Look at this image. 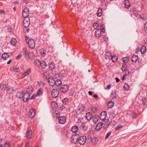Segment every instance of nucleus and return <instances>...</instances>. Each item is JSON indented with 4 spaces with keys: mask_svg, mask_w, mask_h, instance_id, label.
Here are the masks:
<instances>
[{
    "mask_svg": "<svg viewBox=\"0 0 147 147\" xmlns=\"http://www.w3.org/2000/svg\"><path fill=\"white\" fill-rule=\"evenodd\" d=\"M79 136L78 134H74L71 137V142L73 144H76L78 141Z\"/></svg>",
    "mask_w": 147,
    "mask_h": 147,
    "instance_id": "f257e3e1",
    "label": "nucleus"
},
{
    "mask_svg": "<svg viewBox=\"0 0 147 147\" xmlns=\"http://www.w3.org/2000/svg\"><path fill=\"white\" fill-rule=\"evenodd\" d=\"M86 136H83L78 138V141L80 145H83L86 142Z\"/></svg>",
    "mask_w": 147,
    "mask_h": 147,
    "instance_id": "f03ea898",
    "label": "nucleus"
},
{
    "mask_svg": "<svg viewBox=\"0 0 147 147\" xmlns=\"http://www.w3.org/2000/svg\"><path fill=\"white\" fill-rule=\"evenodd\" d=\"M59 94V91L56 89H53L51 91V95L53 98H56L57 97Z\"/></svg>",
    "mask_w": 147,
    "mask_h": 147,
    "instance_id": "7ed1b4c3",
    "label": "nucleus"
},
{
    "mask_svg": "<svg viewBox=\"0 0 147 147\" xmlns=\"http://www.w3.org/2000/svg\"><path fill=\"white\" fill-rule=\"evenodd\" d=\"M28 43L29 47L31 49L34 48L35 46V43L32 39H30L28 41Z\"/></svg>",
    "mask_w": 147,
    "mask_h": 147,
    "instance_id": "20e7f679",
    "label": "nucleus"
},
{
    "mask_svg": "<svg viewBox=\"0 0 147 147\" xmlns=\"http://www.w3.org/2000/svg\"><path fill=\"white\" fill-rule=\"evenodd\" d=\"M23 25L24 27L26 28H27L29 26L30 22L29 18H25L23 20Z\"/></svg>",
    "mask_w": 147,
    "mask_h": 147,
    "instance_id": "39448f33",
    "label": "nucleus"
},
{
    "mask_svg": "<svg viewBox=\"0 0 147 147\" xmlns=\"http://www.w3.org/2000/svg\"><path fill=\"white\" fill-rule=\"evenodd\" d=\"M29 10L28 8H25L24 11L22 12V15L23 16L26 18H27V17L29 15Z\"/></svg>",
    "mask_w": 147,
    "mask_h": 147,
    "instance_id": "423d86ee",
    "label": "nucleus"
},
{
    "mask_svg": "<svg viewBox=\"0 0 147 147\" xmlns=\"http://www.w3.org/2000/svg\"><path fill=\"white\" fill-rule=\"evenodd\" d=\"M109 121L108 119H105L103 120L102 124L103 127L105 128H107L109 125Z\"/></svg>",
    "mask_w": 147,
    "mask_h": 147,
    "instance_id": "0eeeda50",
    "label": "nucleus"
},
{
    "mask_svg": "<svg viewBox=\"0 0 147 147\" xmlns=\"http://www.w3.org/2000/svg\"><path fill=\"white\" fill-rule=\"evenodd\" d=\"M69 87L66 85H62L60 88L61 91L63 92H66L68 90Z\"/></svg>",
    "mask_w": 147,
    "mask_h": 147,
    "instance_id": "6e6552de",
    "label": "nucleus"
},
{
    "mask_svg": "<svg viewBox=\"0 0 147 147\" xmlns=\"http://www.w3.org/2000/svg\"><path fill=\"white\" fill-rule=\"evenodd\" d=\"M36 113L35 110L34 109H31L29 110V117L31 118H33L35 116Z\"/></svg>",
    "mask_w": 147,
    "mask_h": 147,
    "instance_id": "1a4fd4ad",
    "label": "nucleus"
},
{
    "mask_svg": "<svg viewBox=\"0 0 147 147\" xmlns=\"http://www.w3.org/2000/svg\"><path fill=\"white\" fill-rule=\"evenodd\" d=\"M66 121V118L64 116H61L59 119V122L61 124H64Z\"/></svg>",
    "mask_w": 147,
    "mask_h": 147,
    "instance_id": "9d476101",
    "label": "nucleus"
},
{
    "mask_svg": "<svg viewBox=\"0 0 147 147\" xmlns=\"http://www.w3.org/2000/svg\"><path fill=\"white\" fill-rule=\"evenodd\" d=\"M107 114V113L106 111H103L102 112L100 116V119L103 120L104 119H105L106 116Z\"/></svg>",
    "mask_w": 147,
    "mask_h": 147,
    "instance_id": "9b49d317",
    "label": "nucleus"
},
{
    "mask_svg": "<svg viewBox=\"0 0 147 147\" xmlns=\"http://www.w3.org/2000/svg\"><path fill=\"white\" fill-rule=\"evenodd\" d=\"M30 95H29L27 93L23 95V99L24 102H26L29 99Z\"/></svg>",
    "mask_w": 147,
    "mask_h": 147,
    "instance_id": "f8f14e48",
    "label": "nucleus"
},
{
    "mask_svg": "<svg viewBox=\"0 0 147 147\" xmlns=\"http://www.w3.org/2000/svg\"><path fill=\"white\" fill-rule=\"evenodd\" d=\"M48 81L51 86H53L55 84V80L53 78L49 77L48 79Z\"/></svg>",
    "mask_w": 147,
    "mask_h": 147,
    "instance_id": "ddd939ff",
    "label": "nucleus"
},
{
    "mask_svg": "<svg viewBox=\"0 0 147 147\" xmlns=\"http://www.w3.org/2000/svg\"><path fill=\"white\" fill-rule=\"evenodd\" d=\"M26 137L28 138H30L32 136V132L31 129H28L26 133Z\"/></svg>",
    "mask_w": 147,
    "mask_h": 147,
    "instance_id": "4468645a",
    "label": "nucleus"
},
{
    "mask_svg": "<svg viewBox=\"0 0 147 147\" xmlns=\"http://www.w3.org/2000/svg\"><path fill=\"white\" fill-rule=\"evenodd\" d=\"M92 116V114L90 112L87 113L85 116L86 119L88 120L89 121L90 120Z\"/></svg>",
    "mask_w": 147,
    "mask_h": 147,
    "instance_id": "2eb2a0df",
    "label": "nucleus"
},
{
    "mask_svg": "<svg viewBox=\"0 0 147 147\" xmlns=\"http://www.w3.org/2000/svg\"><path fill=\"white\" fill-rule=\"evenodd\" d=\"M42 89L41 88H40L36 95V96H42Z\"/></svg>",
    "mask_w": 147,
    "mask_h": 147,
    "instance_id": "dca6fc26",
    "label": "nucleus"
},
{
    "mask_svg": "<svg viewBox=\"0 0 147 147\" xmlns=\"http://www.w3.org/2000/svg\"><path fill=\"white\" fill-rule=\"evenodd\" d=\"M92 119L94 123H96L98 122V115H95L93 117Z\"/></svg>",
    "mask_w": 147,
    "mask_h": 147,
    "instance_id": "f3484780",
    "label": "nucleus"
},
{
    "mask_svg": "<svg viewBox=\"0 0 147 147\" xmlns=\"http://www.w3.org/2000/svg\"><path fill=\"white\" fill-rule=\"evenodd\" d=\"M110 98L113 99H116L117 98L116 92L115 90L114 92L113 91L110 95Z\"/></svg>",
    "mask_w": 147,
    "mask_h": 147,
    "instance_id": "a211bd4d",
    "label": "nucleus"
},
{
    "mask_svg": "<svg viewBox=\"0 0 147 147\" xmlns=\"http://www.w3.org/2000/svg\"><path fill=\"white\" fill-rule=\"evenodd\" d=\"M10 55L8 53H5L3 54L1 56V58L5 60L9 57Z\"/></svg>",
    "mask_w": 147,
    "mask_h": 147,
    "instance_id": "6ab92c4d",
    "label": "nucleus"
},
{
    "mask_svg": "<svg viewBox=\"0 0 147 147\" xmlns=\"http://www.w3.org/2000/svg\"><path fill=\"white\" fill-rule=\"evenodd\" d=\"M78 127L77 125H75L72 127L71 129V131L73 132L76 133L78 131Z\"/></svg>",
    "mask_w": 147,
    "mask_h": 147,
    "instance_id": "aec40b11",
    "label": "nucleus"
},
{
    "mask_svg": "<svg viewBox=\"0 0 147 147\" xmlns=\"http://www.w3.org/2000/svg\"><path fill=\"white\" fill-rule=\"evenodd\" d=\"M33 88L32 87H29L26 89V93L30 95L32 93Z\"/></svg>",
    "mask_w": 147,
    "mask_h": 147,
    "instance_id": "412c9836",
    "label": "nucleus"
},
{
    "mask_svg": "<svg viewBox=\"0 0 147 147\" xmlns=\"http://www.w3.org/2000/svg\"><path fill=\"white\" fill-rule=\"evenodd\" d=\"M98 142V139L96 138H93L91 141L93 145H95Z\"/></svg>",
    "mask_w": 147,
    "mask_h": 147,
    "instance_id": "4be33fe9",
    "label": "nucleus"
},
{
    "mask_svg": "<svg viewBox=\"0 0 147 147\" xmlns=\"http://www.w3.org/2000/svg\"><path fill=\"white\" fill-rule=\"evenodd\" d=\"M40 65H41V67L43 68H45L47 65V64L44 61H40Z\"/></svg>",
    "mask_w": 147,
    "mask_h": 147,
    "instance_id": "5701e85b",
    "label": "nucleus"
},
{
    "mask_svg": "<svg viewBox=\"0 0 147 147\" xmlns=\"http://www.w3.org/2000/svg\"><path fill=\"white\" fill-rule=\"evenodd\" d=\"M146 51V47L144 46H142L140 49V51L142 54H144L145 53Z\"/></svg>",
    "mask_w": 147,
    "mask_h": 147,
    "instance_id": "b1692460",
    "label": "nucleus"
},
{
    "mask_svg": "<svg viewBox=\"0 0 147 147\" xmlns=\"http://www.w3.org/2000/svg\"><path fill=\"white\" fill-rule=\"evenodd\" d=\"M95 34L96 36L98 37H100L101 35V31L99 29L96 30Z\"/></svg>",
    "mask_w": 147,
    "mask_h": 147,
    "instance_id": "393cba45",
    "label": "nucleus"
},
{
    "mask_svg": "<svg viewBox=\"0 0 147 147\" xmlns=\"http://www.w3.org/2000/svg\"><path fill=\"white\" fill-rule=\"evenodd\" d=\"M12 113L14 114H16L18 115H19L20 112L18 111V109L17 108H13L11 110Z\"/></svg>",
    "mask_w": 147,
    "mask_h": 147,
    "instance_id": "a878e982",
    "label": "nucleus"
},
{
    "mask_svg": "<svg viewBox=\"0 0 147 147\" xmlns=\"http://www.w3.org/2000/svg\"><path fill=\"white\" fill-rule=\"evenodd\" d=\"M138 59V56L134 55L132 56L131 58V60L133 62H136L137 61Z\"/></svg>",
    "mask_w": 147,
    "mask_h": 147,
    "instance_id": "bb28decb",
    "label": "nucleus"
},
{
    "mask_svg": "<svg viewBox=\"0 0 147 147\" xmlns=\"http://www.w3.org/2000/svg\"><path fill=\"white\" fill-rule=\"evenodd\" d=\"M124 5L125 7L129 9L130 7V4L129 3V1L128 0H125L124 1Z\"/></svg>",
    "mask_w": 147,
    "mask_h": 147,
    "instance_id": "cd10ccee",
    "label": "nucleus"
},
{
    "mask_svg": "<svg viewBox=\"0 0 147 147\" xmlns=\"http://www.w3.org/2000/svg\"><path fill=\"white\" fill-rule=\"evenodd\" d=\"M102 126V124L101 123H98L96 125V129L97 130H100Z\"/></svg>",
    "mask_w": 147,
    "mask_h": 147,
    "instance_id": "c85d7f7f",
    "label": "nucleus"
},
{
    "mask_svg": "<svg viewBox=\"0 0 147 147\" xmlns=\"http://www.w3.org/2000/svg\"><path fill=\"white\" fill-rule=\"evenodd\" d=\"M23 92L22 91H20L17 93L16 96L19 98H20L23 97Z\"/></svg>",
    "mask_w": 147,
    "mask_h": 147,
    "instance_id": "c756f323",
    "label": "nucleus"
},
{
    "mask_svg": "<svg viewBox=\"0 0 147 147\" xmlns=\"http://www.w3.org/2000/svg\"><path fill=\"white\" fill-rule=\"evenodd\" d=\"M55 84L58 86H59L62 84L61 81L60 80H57L55 81Z\"/></svg>",
    "mask_w": 147,
    "mask_h": 147,
    "instance_id": "7c9ffc66",
    "label": "nucleus"
},
{
    "mask_svg": "<svg viewBox=\"0 0 147 147\" xmlns=\"http://www.w3.org/2000/svg\"><path fill=\"white\" fill-rule=\"evenodd\" d=\"M114 102L111 101L109 102L107 105V107L108 108H110L113 107L114 105Z\"/></svg>",
    "mask_w": 147,
    "mask_h": 147,
    "instance_id": "2f4dec72",
    "label": "nucleus"
},
{
    "mask_svg": "<svg viewBox=\"0 0 147 147\" xmlns=\"http://www.w3.org/2000/svg\"><path fill=\"white\" fill-rule=\"evenodd\" d=\"M97 14V16L99 17L101 16L102 15V9L101 7H99L98 8Z\"/></svg>",
    "mask_w": 147,
    "mask_h": 147,
    "instance_id": "473e14b6",
    "label": "nucleus"
},
{
    "mask_svg": "<svg viewBox=\"0 0 147 147\" xmlns=\"http://www.w3.org/2000/svg\"><path fill=\"white\" fill-rule=\"evenodd\" d=\"M55 66L54 63H53L51 62L49 65V68L51 70H53L55 68Z\"/></svg>",
    "mask_w": 147,
    "mask_h": 147,
    "instance_id": "72a5a7b5",
    "label": "nucleus"
},
{
    "mask_svg": "<svg viewBox=\"0 0 147 147\" xmlns=\"http://www.w3.org/2000/svg\"><path fill=\"white\" fill-rule=\"evenodd\" d=\"M30 73V70L28 69L22 75V76L23 78H24L25 76H28L29 74Z\"/></svg>",
    "mask_w": 147,
    "mask_h": 147,
    "instance_id": "f704fd0d",
    "label": "nucleus"
},
{
    "mask_svg": "<svg viewBox=\"0 0 147 147\" xmlns=\"http://www.w3.org/2000/svg\"><path fill=\"white\" fill-rule=\"evenodd\" d=\"M17 43V40L16 38H12L11 40V43L12 45H15Z\"/></svg>",
    "mask_w": 147,
    "mask_h": 147,
    "instance_id": "c9c22d12",
    "label": "nucleus"
},
{
    "mask_svg": "<svg viewBox=\"0 0 147 147\" xmlns=\"http://www.w3.org/2000/svg\"><path fill=\"white\" fill-rule=\"evenodd\" d=\"M51 105L53 108L56 109L58 107V105L56 101H53L51 103Z\"/></svg>",
    "mask_w": 147,
    "mask_h": 147,
    "instance_id": "e433bc0d",
    "label": "nucleus"
},
{
    "mask_svg": "<svg viewBox=\"0 0 147 147\" xmlns=\"http://www.w3.org/2000/svg\"><path fill=\"white\" fill-rule=\"evenodd\" d=\"M40 54L43 57H44L46 55V51L43 49H41L40 50Z\"/></svg>",
    "mask_w": 147,
    "mask_h": 147,
    "instance_id": "4c0bfd02",
    "label": "nucleus"
},
{
    "mask_svg": "<svg viewBox=\"0 0 147 147\" xmlns=\"http://www.w3.org/2000/svg\"><path fill=\"white\" fill-rule=\"evenodd\" d=\"M105 57L106 59H110L111 57V53L109 52H107L105 54Z\"/></svg>",
    "mask_w": 147,
    "mask_h": 147,
    "instance_id": "58836bf2",
    "label": "nucleus"
},
{
    "mask_svg": "<svg viewBox=\"0 0 147 147\" xmlns=\"http://www.w3.org/2000/svg\"><path fill=\"white\" fill-rule=\"evenodd\" d=\"M34 56V53L32 52H29L28 55V56L27 57V58H26L27 59L28 58H32Z\"/></svg>",
    "mask_w": 147,
    "mask_h": 147,
    "instance_id": "ea45409f",
    "label": "nucleus"
},
{
    "mask_svg": "<svg viewBox=\"0 0 147 147\" xmlns=\"http://www.w3.org/2000/svg\"><path fill=\"white\" fill-rule=\"evenodd\" d=\"M23 50H24L23 53V55L26 57V58H27V57H28V51L27 50L24 48H23Z\"/></svg>",
    "mask_w": 147,
    "mask_h": 147,
    "instance_id": "a19ab883",
    "label": "nucleus"
},
{
    "mask_svg": "<svg viewBox=\"0 0 147 147\" xmlns=\"http://www.w3.org/2000/svg\"><path fill=\"white\" fill-rule=\"evenodd\" d=\"M13 88L12 87H10L8 88L7 90V93L10 94L12 93L13 91Z\"/></svg>",
    "mask_w": 147,
    "mask_h": 147,
    "instance_id": "79ce46f5",
    "label": "nucleus"
},
{
    "mask_svg": "<svg viewBox=\"0 0 147 147\" xmlns=\"http://www.w3.org/2000/svg\"><path fill=\"white\" fill-rule=\"evenodd\" d=\"M123 88L125 90H128L129 88V86L127 84L125 83Z\"/></svg>",
    "mask_w": 147,
    "mask_h": 147,
    "instance_id": "37998d69",
    "label": "nucleus"
},
{
    "mask_svg": "<svg viewBox=\"0 0 147 147\" xmlns=\"http://www.w3.org/2000/svg\"><path fill=\"white\" fill-rule=\"evenodd\" d=\"M129 59V58L128 57H123V62L126 63L128 62Z\"/></svg>",
    "mask_w": 147,
    "mask_h": 147,
    "instance_id": "c03bdc74",
    "label": "nucleus"
},
{
    "mask_svg": "<svg viewBox=\"0 0 147 147\" xmlns=\"http://www.w3.org/2000/svg\"><path fill=\"white\" fill-rule=\"evenodd\" d=\"M100 29L101 31L102 32H104L105 31V26L103 24H102L100 26Z\"/></svg>",
    "mask_w": 147,
    "mask_h": 147,
    "instance_id": "a18cd8bd",
    "label": "nucleus"
},
{
    "mask_svg": "<svg viewBox=\"0 0 147 147\" xmlns=\"http://www.w3.org/2000/svg\"><path fill=\"white\" fill-rule=\"evenodd\" d=\"M111 59L112 61L114 62H116L117 59V57L115 56H113L112 57H111Z\"/></svg>",
    "mask_w": 147,
    "mask_h": 147,
    "instance_id": "49530a36",
    "label": "nucleus"
},
{
    "mask_svg": "<svg viewBox=\"0 0 147 147\" xmlns=\"http://www.w3.org/2000/svg\"><path fill=\"white\" fill-rule=\"evenodd\" d=\"M93 138L91 136L89 135L88 137V139H87V141L88 142H91Z\"/></svg>",
    "mask_w": 147,
    "mask_h": 147,
    "instance_id": "de8ad7c7",
    "label": "nucleus"
},
{
    "mask_svg": "<svg viewBox=\"0 0 147 147\" xmlns=\"http://www.w3.org/2000/svg\"><path fill=\"white\" fill-rule=\"evenodd\" d=\"M127 67V65L125 64H123L121 67V69L122 71H125Z\"/></svg>",
    "mask_w": 147,
    "mask_h": 147,
    "instance_id": "09e8293b",
    "label": "nucleus"
},
{
    "mask_svg": "<svg viewBox=\"0 0 147 147\" xmlns=\"http://www.w3.org/2000/svg\"><path fill=\"white\" fill-rule=\"evenodd\" d=\"M13 71L15 72H18L20 71V69L19 68H16V66L13 67Z\"/></svg>",
    "mask_w": 147,
    "mask_h": 147,
    "instance_id": "8fccbe9b",
    "label": "nucleus"
},
{
    "mask_svg": "<svg viewBox=\"0 0 147 147\" xmlns=\"http://www.w3.org/2000/svg\"><path fill=\"white\" fill-rule=\"evenodd\" d=\"M115 116V114L114 113H111L110 114V117L112 119L114 118Z\"/></svg>",
    "mask_w": 147,
    "mask_h": 147,
    "instance_id": "3c124183",
    "label": "nucleus"
},
{
    "mask_svg": "<svg viewBox=\"0 0 147 147\" xmlns=\"http://www.w3.org/2000/svg\"><path fill=\"white\" fill-rule=\"evenodd\" d=\"M40 60L38 59H36L35 61V63L36 64H37L38 65L40 64Z\"/></svg>",
    "mask_w": 147,
    "mask_h": 147,
    "instance_id": "603ef678",
    "label": "nucleus"
},
{
    "mask_svg": "<svg viewBox=\"0 0 147 147\" xmlns=\"http://www.w3.org/2000/svg\"><path fill=\"white\" fill-rule=\"evenodd\" d=\"M142 104L144 105L146 103V98H142Z\"/></svg>",
    "mask_w": 147,
    "mask_h": 147,
    "instance_id": "864d4df0",
    "label": "nucleus"
},
{
    "mask_svg": "<svg viewBox=\"0 0 147 147\" xmlns=\"http://www.w3.org/2000/svg\"><path fill=\"white\" fill-rule=\"evenodd\" d=\"M111 131H109L107 134L106 136H105V139H107L108 137H109V136H110V135L111 134Z\"/></svg>",
    "mask_w": 147,
    "mask_h": 147,
    "instance_id": "5fc2aeb1",
    "label": "nucleus"
},
{
    "mask_svg": "<svg viewBox=\"0 0 147 147\" xmlns=\"http://www.w3.org/2000/svg\"><path fill=\"white\" fill-rule=\"evenodd\" d=\"M122 126L121 125H117L115 127V130H118L119 129H121Z\"/></svg>",
    "mask_w": 147,
    "mask_h": 147,
    "instance_id": "6e6d98bb",
    "label": "nucleus"
},
{
    "mask_svg": "<svg viewBox=\"0 0 147 147\" xmlns=\"http://www.w3.org/2000/svg\"><path fill=\"white\" fill-rule=\"evenodd\" d=\"M140 18L143 20H146V18L144 14H142L140 16Z\"/></svg>",
    "mask_w": 147,
    "mask_h": 147,
    "instance_id": "4d7b16f0",
    "label": "nucleus"
},
{
    "mask_svg": "<svg viewBox=\"0 0 147 147\" xmlns=\"http://www.w3.org/2000/svg\"><path fill=\"white\" fill-rule=\"evenodd\" d=\"M93 25L94 28H96L98 27L99 26V25L97 23H94Z\"/></svg>",
    "mask_w": 147,
    "mask_h": 147,
    "instance_id": "13d9d810",
    "label": "nucleus"
},
{
    "mask_svg": "<svg viewBox=\"0 0 147 147\" xmlns=\"http://www.w3.org/2000/svg\"><path fill=\"white\" fill-rule=\"evenodd\" d=\"M63 103H65V104H67L68 103V98H65L63 100Z\"/></svg>",
    "mask_w": 147,
    "mask_h": 147,
    "instance_id": "bf43d9fd",
    "label": "nucleus"
},
{
    "mask_svg": "<svg viewBox=\"0 0 147 147\" xmlns=\"http://www.w3.org/2000/svg\"><path fill=\"white\" fill-rule=\"evenodd\" d=\"M144 30L146 32H147V22H146L144 24Z\"/></svg>",
    "mask_w": 147,
    "mask_h": 147,
    "instance_id": "052dcab7",
    "label": "nucleus"
},
{
    "mask_svg": "<svg viewBox=\"0 0 147 147\" xmlns=\"http://www.w3.org/2000/svg\"><path fill=\"white\" fill-rule=\"evenodd\" d=\"M91 109L92 111L94 113L96 111V107H92Z\"/></svg>",
    "mask_w": 147,
    "mask_h": 147,
    "instance_id": "680f3d73",
    "label": "nucleus"
},
{
    "mask_svg": "<svg viewBox=\"0 0 147 147\" xmlns=\"http://www.w3.org/2000/svg\"><path fill=\"white\" fill-rule=\"evenodd\" d=\"M58 76L61 79H62L63 78V76L61 73L59 74L58 75Z\"/></svg>",
    "mask_w": 147,
    "mask_h": 147,
    "instance_id": "e2e57ef3",
    "label": "nucleus"
},
{
    "mask_svg": "<svg viewBox=\"0 0 147 147\" xmlns=\"http://www.w3.org/2000/svg\"><path fill=\"white\" fill-rule=\"evenodd\" d=\"M55 113L57 114V117L60 115V113L58 111H55Z\"/></svg>",
    "mask_w": 147,
    "mask_h": 147,
    "instance_id": "0e129e2a",
    "label": "nucleus"
},
{
    "mask_svg": "<svg viewBox=\"0 0 147 147\" xmlns=\"http://www.w3.org/2000/svg\"><path fill=\"white\" fill-rule=\"evenodd\" d=\"M79 110L80 111H83L85 109L84 107L83 106H81L79 108Z\"/></svg>",
    "mask_w": 147,
    "mask_h": 147,
    "instance_id": "69168bd1",
    "label": "nucleus"
},
{
    "mask_svg": "<svg viewBox=\"0 0 147 147\" xmlns=\"http://www.w3.org/2000/svg\"><path fill=\"white\" fill-rule=\"evenodd\" d=\"M4 147H10V146L9 143H6L5 144Z\"/></svg>",
    "mask_w": 147,
    "mask_h": 147,
    "instance_id": "338daca9",
    "label": "nucleus"
},
{
    "mask_svg": "<svg viewBox=\"0 0 147 147\" xmlns=\"http://www.w3.org/2000/svg\"><path fill=\"white\" fill-rule=\"evenodd\" d=\"M24 2L26 4H27L28 3L30 0H24Z\"/></svg>",
    "mask_w": 147,
    "mask_h": 147,
    "instance_id": "774afa93",
    "label": "nucleus"
}]
</instances>
